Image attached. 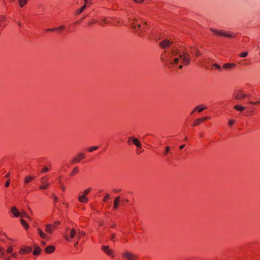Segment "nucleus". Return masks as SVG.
I'll return each mask as SVG.
<instances>
[{
  "instance_id": "obj_1",
  "label": "nucleus",
  "mask_w": 260,
  "mask_h": 260,
  "mask_svg": "<svg viewBox=\"0 0 260 260\" xmlns=\"http://www.w3.org/2000/svg\"><path fill=\"white\" fill-rule=\"evenodd\" d=\"M179 58L178 57L173 59V62H171V63H181L188 64L190 63V57L188 52L186 49H184L182 52L179 55Z\"/></svg>"
},
{
  "instance_id": "obj_2",
  "label": "nucleus",
  "mask_w": 260,
  "mask_h": 260,
  "mask_svg": "<svg viewBox=\"0 0 260 260\" xmlns=\"http://www.w3.org/2000/svg\"><path fill=\"white\" fill-rule=\"evenodd\" d=\"M249 96L242 89H236L233 92V97L237 100H242Z\"/></svg>"
},
{
  "instance_id": "obj_3",
  "label": "nucleus",
  "mask_w": 260,
  "mask_h": 260,
  "mask_svg": "<svg viewBox=\"0 0 260 260\" xmlns=\"http://www.w3.org/2000/svg\"><path fill=\"white\" fill-rule=\"evenodd\" d=\"M60 222L59 221H55L52 224H47L45 225V232L49 234H51L53 231L55 230Z\"/></svg>"
},
{
  "instance_id": "obj_4",
  "label": "nucleus",
  "mask_w": 260,
  "mask_h": 260,
  "mask_svg": "<svg viewBox=\"0 0 260 260\" xmlns=\"http://www.w3.org/2000/svg\"><path fill=\"white\" fill-rule=\"evenodd\" d=\"M210 30L217 35L224 36L228 38H234L235 36V35L233 33L222 31L221 30L215 29L214 28H210Z\"/></svg>"
},
{
  "instance_id": "obj_5",
  "label": "nucleus",
  "mask_w": 260,
  "mask_h": 260,
  "mask_svg": "<svg viewBox=\"0 0 260 260\" xmlns=\"http://www.w3.org/2000/svg\"><path fill=\"white\" fill-rule=\"evenodd\" d=\"M121 256L123 258H125L127 260H138L139 258L138 255L129 251H125L123 252L121 254Z\"/></svg>"
},
{
  "instance_id": "obj_6",
  "label": "nucleus",
  "mask_w": 260,
  "mask_h": 260,
  "mask_svg": "<svg viewBox=\"0 0 260 260\" xmlns=\"http://www.w3.org/2000/svg\"><path fill=\"white\" fill-rule=\"evenodd\" d=\"M101 250L103 252H104L105 254H106L108 256L113 258L115 256L114 251L113 249L110 248L108 246H102L101 248Z\"/></svg>"
},
{
  "instance_id": "obj_7",
  "label": "nucleus",
  "mask_w": 260,
  "mask_h": 260,
  "mask_svg": "<svg viewBox=\"0 0 260 260\" xmlns=\"http://www.w3.org/2000/svg\"><path fill=\"white\" fill-rule=\"evenodd\" d=\"M77 234V231H76L74 228L70 230L69 233V236L67 235L64 236L65 239L69 242L71 241V240L76 237V235Z\"/></svg>"
},
{
  "instance_id": "obj_8",
  "label": "nucleus",
  "mask_w": 260,
  "mask_h": 260,
  "mask_svg": "<svg viewBox=\"0 0 260 260\" xmlns=\"http://www.w3.org/2000/svg\"><path fill=\"white\" fill-rule=\"evenodd\" d=\"M127 143L129 145L133 144L138 148H140L141 147V144L140 141L138 139L133 137H129L128 138L127 140Z\"/></svg>"
},
{
  "instance_id": "obj_9",
  "label": "nucleus",
  "mask_w": 260,
  "mask_h": 260,
  "mask_svg": "<svg viewBox=\"0 0 260 260\" xmlns=\"http://www.w3.org/2000/svg\"><path fill=\"white\" fill-rule=\"evenodd\" d=\"M233 66H213L211 70L222 72L223 71H228L232 69Z\"/></svg>"
},
{
  "instance_id": "obj_10",
  "label": "nucleus",
  "mask_w": 260,
  "mask_h": 260,
  "mask_svg": "<svg viewBox=\"0 0 260 260\" xmlns=\"http://www.w3.org/2000/svg\"><path fill=\"white\" fill-rule=\"evenodd\" d=\"M48 179L47 177L44 176L41 179V182L42 185L40 186L39 188L41 189H45L48 187L49 184L48 183Z\"/></svg>"
},
{
  "instance_id": "obj_11",
  "label": "nucleus",
  "mask_w": 260,
  "mask_h": 260,
  "mask_svg": "<svg viewBox=\"0 0 260 260\" xmlns=\"http://www.w3.org/2000/svg\"><path fill=\"white\" fill-rule=\"evenodd\" d=\"M85 157V155L83 153H80L77 155L71 161L72 164H75L80 161Z\"/></svg>"
},
{
  "instance_id": "obj_12",
  "label": "nucleus",
  "mask_w": 260,
  "mask_h": 260,
  "mask_svg": "<svg viewBox=\"0 0 260 260\" xmlns=\"http://www.w3.org/2000/svg\"><path fill=\"white\" fill-rule=\"evenodd\" d=\"M173 42L166 39L159 43V46L162 48H165L166 47H170L173 44Z\"/></svg>"
},
{
  "instance_id": "obj_13",
  "label": "nucleus",
  "mask_w": 260,
  "mask_h": 260,
  "mask_svg": "<svg viewBox=\"0 0 260 260\" xmlns=\"http://www.w3.org/2000/svg\"><path fill=\"white\" fill-rule=\"evenodd\" d=\"M120 196H118L114 200L113 205V210H116L120 204Z\"/></svg>"
},
{
  "instance_id": "obj_14",
  "label": "nucleus",
  "mask_w": 260,
  "mask_h": 260,
  "mask_svg": "<svg viewBox=\"0 0 260 260\" xmlns=\"http://www.w3.org/2000/svg\"><path fill=\"white\" fill-rule=\"evenodd\" d=\"M55 250V247L53 245H49L45 248V251L48 254L53 253Z\"/></svg>"
},
{
  "instance_id": "obj_15",
  "label": "nucleus",
  "mask_w": 260,
  "mask_h": 260,
  "mask_svg": "<svg viewBox=\"0 0 260 260\" xmlns=\"http://www.w3.org/2000/svg\"><path fill=\"white\" fill-rule=\"evenodd\" d=\"M31 248L30 247L22 248L19 250V253L21 255L24 254L25 253H28L31 252Z\"/></svg>"
},
{
  "instance_id": "obj_16",
  "label": "nucleus",
  "mask_w": 260,
  "mask_h": 260,
  "mask_svg": "<svg viewBox=\"0 0 260 260\" xmlns=\"http://www.w3.org/2000/svg\"><path fill=\"white\" fill-rule=\"evenodd\" d=\"M78 200L81 203H87L88 202V199L84 194L80 196Z\"/></svg>"
},
{
  "instance_id": "obj_17",
  "label": "nucleus",
  "mask_w": 260,
  "mask_h": 260,
  "mask_svg": "<svg viewBox=\"0 0 260 260\" xmlns=\"http://www.w3.org/2000/svg\"><path fill=\"white\" fill-rule=\"evenodd\" d=\"M11 212L15 217H19L20 215V212H19L16 207H13L11 209Z\"/></svg>"
},
{
  "instance_id": "obj_18",
  "label": "nucleus",
  "mask_w": 260,
  "mask_h": 260,
  "mask_svg": "<svg viewBox=\"0 0 260 260\" xmlns=\"http://www.w3.org/2000/svg\"><path fill=\"white\" fill-rule=\"evenodd\" d=\"M85 235V232L80 230H78L77 231V234L76 235V238L77 240L79 241L82 238V237L84 236Z\"/></svg>"
},
{
  "instance_id": "obj_19",
  "label": "nucleus",
  "mask_w": 260,
  "mask_h": 260,
  "mask_svg": "<svg viewBox=\"0 0 260 260\" xmlns=\"http://www.w3.org/2000/svg\"><path fill=\"white\" fill-rule=\"evenodd\" d=\"M36 178V177L35 176H27L25 177L24 179V184H26L30 182L31 181L35 180Z\"/></svg>"
},
{
  "instance_id": "obj_20",
  "label": "nucleus",
  "mask_w": 260,
  "mask_h": 260,
  "mask_svg": "<svg viewBox=\"0 0 260 260\" xmlns=\"http://www.w3.org/2000/svg\"><path fill=\"white\" fill-rule=\"evenodd\" d=\"M190 53L193 55H196L197 56H198L201 54L200 51L196 48L191 47L190 48Z\"/></svg>"
},
{
  "instance_id": "obj_21",
  "label": "nucleus",
  "mask_w": 260,
  "mask_h": 260,
  "mask_svg": "<svg viewBox=\"0 0 260 260\" xmlns=\"http://www.w3.org/2000/svg\"><path fill=\"white\" fill-rule=\"evenodd\" d=\"M38 232L41 238L43 239H47V235L44 233L42 230H41L40 228H38Z\"/></svg>"
},
{
  "instance_id": "obj_22",
  "label": "nucleus",
  "mask_w": 260,
  "mask_h": 260,
  "mask_svg": "<svg viewBox=\"0 0 260 260\" xmlns=\"http://www.w3.org/2000/svg\"><path fill=\"white\" fill-rule=\"evenodd\" d=\"M41 251V248L38 246H36L35 247L34 251H33V254L35 255H38L40 254Z\"/></svg>"
},
{
  "instance_id": "obj_23",
  "label": "nucleus",
  "mask_w": 260,
  "mask_h": 260,
  "mask_svg": "<svg viewBox=\"0 0 260 260\" xmlns=\"http://www.w3.org/2000/svg\"><path fill=\"white\" fill-rule=\"evenodd\" d=\"M234 108L236 110L240 112H242L245 110L244 107L238 105L235 106Z\"/></svg>"
},
{
  "instance_id": "obj_24",
  "label": "nucleus",
  "mask_w": 260,
  "mask_h": 260,
  "mask_svg": "<svg viewBox=\"0 0 260 260\" xmlns=\"http://www.w3.org/2000/svg\"><path fill=\"white\" fill-rule=\"evenodd\" d=\"M20 222L22 226L25 228V230H27L29 228L28 224L24 220L21 219Z\"/></svg>"
},
{
  "instance_id": "obj_25",
  "label": "nucleus",
  "mask_w": 260,
  "mask_h": 260,
  "mask_svg": "<svg viewBox=\"0 0 260 260\" xmlns=\"http://www.w3.org/2000/svg\"><path fill=\"white\" fill-rule=\"evenodd\" d=\"M79 170L78 167H75L73 169V171H72V172L70 174V176H73L76 175L79 172Z\"/></svg>"
},
{
  "instance_id": "obj_26",
  "label": "nucleus",
  "mask_w": 260,
  "mask_h": 260,
  "mask_svg": "<svg viewBox=\"0 0 260 260\" xmlns=\"http://www.w3.org/2000/svg\"><path fill=\"white\" fill-rule=\"evenodd\" d=\"M202 122H203V121H202V120L201 119V118H199V119H198L194 121V122L192 124V126H197V125H199L200 124H201Z\"/></svg>"
},
{
  "instance_id": "obj_27",
  "label": "nucleus",
  "mask_w": 260,
  "mask_h": 260,
  "mask_svg": "<svg viewBox=\"0 0 260 260\" xmlns=\"http://www.w3.org/2000/svg\"><path fill=\"white\" fill-rule=\"evenodd\" d=\"M20 216L21 218L25 217L30 220V217H29V216L25 212H21Z\"/></svg>"
},
{
  "instance_id": "obj_28",
  "label": "nucleus",
  "mask_w": 260,
  "mask_h": 260,
  "mask_svg": "<svg viewBox=\"0 0 260 260\" xmlns=\"http://www.w3.org/2000/svg\"><path fill=\"white\" fill-rule=\"evenodd\" d=\"M92 190V188L91 187H90L84 191L83 194L87 196Z\"/></svg>"
},
{
  "instance_id": "obj_29",
  "label": "nucleus",
  "mask_w": 260,
  "mask_h": 260,
  "mask_svg": "<svg viewBox=\"0 0 260 260\" xmlns=\"http://www.w3.org/2000/svg\"><path fill=\"white\" fill-rule=\"evenodd\" d=\"M168 153H172V152L170 151V147L169 146H167L166 147L165 151L164 153V155L167 156L168 155Z\"/></svg>"
},
{
  "instance_id": "obj_30",
  "label": "nucleus",
  "mask_w": 260,
  "mask_h": 260,
  "mask_svg": "<svg viewBox=\"0 0 260 260\" xmlns=\"http://www.w3.org/2000/svg\"><path fill=\"white\" fill-rule=\"evenodd\" d=\"M19 4L20 7H23L27 2V0H18Z\"/></svg>"
},
{
  "instance_id": "obj_31",
  "label": "nucleus",
  "mask_w": 260,
  "mask_h": 260,
  "mask_svg": "<svg viewBox=\"0 0 260 260\" xmlns=\"http://www.w3.org/2000/svg\"><path fill=\"white\" fill-rule=\"evenodd\" d=\"M86 5L84 4L79 10L77 11V14H79L81 13L86 8Z\"/></svg>"
},
{
  "instance_id": "obj_32",
  "label": "nucleus",
  "mask_w": 260,
  "mask_h": 260,
  "mask_svg": "<svg viewBox=\"0 0 260 260\" xmlns=\"http://www.w3.org/2000/svg\"><path fill=\"white\" fill-rule=\"evenodd\" d=\"M98 148H99L98 146H92V147H90L88 148V151L89 152H91L94 150H97Z\"/></svg>"
},
{
  "instance_id": "obj_33",
  "label": "nucleus",
  "mask_w": 260,
  "mask_h": 260,
  "mask_svg": "<svg viewBox=\"0 0 260 260\" xmlns=\"http://www.w3.org/2000/svg\"><path fill=\"white\" fill-rule=\"evenodd\" d=\"M198 108L197 111L198 112H201L203 111L204 109H206V107H202L201 105L198 106L196 107Z\"/></svg>"
},
{
  "instance_id": "obj_34",
  "label": "nucleus",
  "mask_w": 260,
  "mask_h": 260,
  "mask_svg": "<svg viewBox=\"0 0 260 260\" xmlns=\"http://www.w3.org/2000/svg\"><path fill=\"white\" fill-rule=\"evenodd\" d=\"M128 202H129V200L127 199L122 200L120 199V203L122 205H125V203Z\"/></svg>"
},
{
  "instance_id": "obj_35",
  "label": "nucleus",
  "mask_w": 260,
  "mask_h": 260,
  "mask_svg": "<svg viewBox=\"0 0 260 260\" xmlns=\"http://www.w3.org/2000/svg\"><path fill=\"white\" fill-rule=\"evenodd\" d=\"M115 238H116V235L114 233H113L111 234V236H110V240L113 242L115 241Z\"/></svg>"
},
{
  "instance_id": "obj_36",
  "label": "nucleus",
  "mask_w": 260,
  "mask_h": 260,
  "mask_svg": "<svg viewBox=\"0 0 260 260\" xmlns=\"http://www.w3.org/2000/svg\"><path fill=\"white\" fill-rule=\"evenodd\" d=\"M41 171L42 173H46L49 171V169L47 167L45 166L42 169Z\"/></svg>"
},
{
  "instance_id": "obj_37",
  "label": "nucleus",
  "mask_w": 260,
  "mask_h": 260,
  "mask_svg": "<svg viewBox=\"0 0 260 260\" xmlns=\"http://www.w3.org/2000/svg\"><path fill=\"white\" fill-rule=\"evenodd\" d=\"M109 194L108 193H107L103 199V201L105 202H107V200L109 199Z\"/></svg>"
},
{
  "instance_id": "obj_38",
  "label": "nucleus",
  "mask_w": 260,
  "mask_h": 260,
  "mask_svg": "<svg viewBox=\"0 0 260 260\" xmlns=\"http://www.w3.org/2000/svg\"><path fill=\"white\" fill-rule=\"evenodd\" d=\"M13 251V247L9 246L7 250V253H11Z\"/></svg>"
},
{
  "instance_id": "obj_39",
  "label": "nucleus",
  "mask_w": 260,
  "mask_h": 260,
  "mask_svg": "<svg viewBox=\"0 0 260 260\" xmlns=\"http://www.w3.org/2000/svg\"><path fill=\"white\" fill-rule=\"evenodd\" d=\"M248 54V53L247 52H243L241 54H240V56L241 57H244L246 56Z\"/></svg>"
},
{
  "instance_id": "obj_40",
  "label": "nucleus",
  "mask_w": 260,
  "mask_h": 260,
  "mask_svg": "<svg viewBox=\"0 0 260 260\" xmlns=\"http://www.w3.org/2000/svg\"><path fill=\"white\" fill-rule=\"evenodd\" d=\"M250 103L254 105H257L260 104V101H257V102H250Z\"/></svg>"
},
{
  "instance_id": "obj_41",
  "label": "nucleus",
  "mask_w": 260,
  "mask_h": 260,
  "mask_svg": "<svg viewBox=\"0 0 260 260\" xmlns=\"http://www.w3.org/2000/svg\"><path fill=\"white\" fill-rule=\"evenodd\" d=\"M235 123V120L234 119H231L229 122V125L230 126H232Z\"/></svg>"
},
{
  "instance_id": "obj_42",
  "label": "nucleus",
  "mask_w": 260,
  "mask_h": 260,
  "mask_svg": "<svg viewBox=\"0 0 260 260\" xmlns=\"http://www.w3.org/2000/svg\"><path fill=\"white\" fill-rule=\"evenodd\" d=\"M210 119V117H209V116H206V117H202L201 118V119L202 120V121H204L207 119Z\"/></svg>"
},
{
  "instance_id": "obj_43",
  "label": "nucleus",
  "mask_w": 260,
  "mask_h": 260,
  "mask_svg": "<svg viewBox=\"0 0 260 260\" xmlns=\"http://www.w3.org/2000/svg\"><path fill=\"white\" fill-rule=\"evenodd\" d=\"M6 19V17L5 16H0V21H4Z\"/></svg>"
},
{
  "instance_id": "obj_44",
  "label": "nucleus",
  "mask_w": 260,
  "mask_h": 260,
  "mask_svg": "<svg viewBox=\"0 0 260 260\" xmlns=\"http://www.w3.org/2000/svg\"><path fill=\"white\" fill-rule=\"evenodd\" d=\"M64 26L62 25V26H60L57 28H56L55 29V30H60L63 29L64 28Z\"/></svg>"
},
{
  "instance_id": "obj_45",
  "label": "nucleus",
  "mask_w": 260,
  "mask_h": 260,
  "mask_svg": "<svg viewBox=\"0 0 260 260\" xmlns=\"http://www.w3.org/2000/svg\"><path fill=\"white\" fill-rule=\"evenodd\" d=\"M52 196H53V199H54V202H57V201H58V198H57V197H56V195H55L54 194H53Z\"/></svg>"
},
{
  "instance_id": "obj_46",
  "label": "nucleus",
  "mask_w": 260,
  "mask_h": 260,
  "mask_svg": "<svg viewBox=\"0 0 260 260\" xmlns=\"http://www.w3.org/2000/svg\"><path fill=\"white\" fill-rule=\"evenodd\" d=\"M198 108L196 107L191 112L190 115H192L194 113L197 111Z\"/></svg>"
},
{
  "instance_id": "obj_47",
  "label": "nucleus",
  "mask_w": 260,
  "mask_h": 260,
  "mask_svg": "<svg viewBox=\"0 0 260 260\" xmlns=\"http://www.w3.org/2000/svg\"><path fill=\"white\" fill-rule=\"evenodd\" d=\"M10 182L9 180H7L5 183V186L8 187L10 185Z\"/></svg>"
},
{
  "instance_id": "obj_48",
  "label": "nucleus",
  "mask_w": 260,
  "mask_h": 260,
  "mask_svg": "<svg viewBox=\"0 0 260 260\" xmlns=\"http://www.w3.org/2000/svg\"><path fill=\"white\" fill-rule=\"evenodd\" d=\"M223 65H226V66H228V65H235V64L234 63H224Z\"/></svg>"
},
{
  "instance_id": "obj_49",
  "label": "nucleus",
  "mask_w": 260,
  "mask_h": 260,
  "mask_svg": "<svg viewBox=\"0 0 260 260\" xmlns=\"http://www.w3.org/2000/svg\"><path fill=\"white\" fill-rule=\"evenodd\" d=\"M17 256V254L16 253H13L12 254V256L16 258Z\"/></svg>"
},
{
  "instance_id": "obj_50",
  "label": "nucleus",
  "mask_w": 260,
  "mask_h": 260,
  "mask_svg": "<svg viewBox=\"0 0 260 260\" xmlns=\"http://www.w3.org/2000/svg\"><path fill=\"white\" fill-rule=\"evenodd\" d=\"M135 2L140 3L143 2L144 0H134Z\"/></svg>"
},
{
  "instance_id": "obj_51",
  "label": "nucleus",
  "mask_w": 260,
  "mask_h": 260,
  "mask_svg": "<svg viewBox=\"0 0 260 260\" xmlns=\"http://www.w3.org/2000/svg\"><path fill=\"white\" fill-rule=\"evenodd\" d=\"M54 30H55V28H52V29L49 28V29H47L46 31H53Z\"/></svg>"
},
{
  "instance_id": "obj_52",
  "label": "nucleus",
  "mask_w": 260,
  "mask_h": 260,
  "mask_svg": "<svg viewBox=\"0 0 260 260\" xmlns=\"http://www.w3.org/2000/svg\"><path fill=\"white\" fill-rule=\"evenodd\" d=\"M184 147H185V145L184 144L180 145V147H179V149H182L184 148Z\"/></svg>"
},
{
  "instance_id": "obj_53",
  "label": "nucleus",
  "mask_w": 260,
  "mask_h": 260,
  "mask_svg": "<svg viewBox=\"0 0 260 260\" xmlns=\"http://www.w3.org/2000/svg\"><path fill=\"white\" fill-rule=\"evenodd\" d=\"M113 191H114V192H120V191H121V189H118V190L114 189V190H113Z\"/></svg>"
},
{
  "instance_id": "obj_54",
  "label": "nucleus",
  "mask_w": 260,
  "mask_h": 260,
  "mask_svg": "<svg viewBox=\"0 0 260 260\" xmlns=\"http://www.w3.org/2000/svg\"><path fill=\"white\" fill-rule=\"evenodd\" d=\"M10 173L9 172L5 176V178H8L10 176Z\"/></svg>"
},
{
  "instance_id": "obj_55",
  "label": "nucleus",
  "mask_w": 260,
  "mask_h": 260,
  "mask_svg": "<svg viewBox=\"0 0 260 260\" xmlns=\"http://www.w3.org/2000/svg\"><path fill=\"white\" fill-rule=\"evenodd\" d=\"M61 189H62V191H64V190H65V189H66V187H65L64 186H63V185H62V186H61Z\"/></svg>"
},
{
  "instance_id": "obj_56",
  "label": "nucleus",
  "mask_w": 260,
  "mask_h": 260,
  "mask_svg": "<svg viewBox=\"0 0 260 260\" xmlns=\"http://www.w3.org/2000/svg\"><path fill=\"white\" fill-rule=\"evenodd\" d=\"M138 27L140 29V31L141 32H142V30H141V25H140V24H138Z\"/></svg>"
},
{
  "instance_id": "obj_57",
  "label": "nucleus",
  "mask_w": 260,
  "mask_h": 260,
  "mask_svg": "<svg viewBox=\"0 0 260 260\" xmlns=\"http://www.w3.org/2000/svg\"><path fill=\"white\" fill-rule=\"evenodd\" d=\"M116 224L114 223L111 225L112 228H115L116 227Z\"/></svg>"
},
{
  "instance_id": "obj_58",
  "label": "nucleus",
  "mask_w": 260,
  "mask_h": 260,
  "mask_svg": "<svg viewBox=\"0 0 260 260\" xmlns=\"http://www.w3.org/2000/svg\"><path fill=\"white\" fill-rule=\"evenodd\" d=\"M4 255V253L3 252H0V257L3 256Z\"/></svg>"
},
{
  "instance_id": "obj_59",
  "label": "nucleus",
  "mask_w": 260,
  "mask_h": 260,
  "mask_svg": "<svg viewBox=\"0 0 260 260\" xmlns=\"http://www.w3.org/2000/svg\"><path fill=\"white\" fill-rule=\"evenodd\" d=\"M134 21V20H133ZM133 28L135 29L136 26L135 25V22H134L133 23Z\"/></svg>"
},
{
  "instance_id": "obj_60",
  "label": "nucleus",
  "mask_w": 260,
  "mask_h": 260,
  "mask_svg": "<svg viewBox=\"0 0 260 260\" xmlns=\"http://www.w3.org/2000/svg\"><path fill=\"white\" fill-rule=\"evenodd\" d=\"M41 243H42V245H46V242H45V241H42L41 242Z\"/></svg>"
},
{
  "instance_id": "obj_61",
  "label": "nucleus",
  "mask_w": 260,
  "mask_h": 260,
  "mask_svg": "<svg viewBox=\"0 0 260 260\" xmlns=\"http://www.w3.org/2000/svg\"><path fill=\"white\" fill-rule=\"evenodd\" d=\"M11 258L10 256H8L5 258V260H10Z\"/></svg>"
},
{
  "instance_id": "obj_62",
  "label": "nucleus",
  "mask_w": 260,
  "mask_h": 260,
  "mask_svg": "<svg viewBox=\"0 0 260 260\" xmlns=\"http://www.w3.org/2000/svg\"><path fill=\"white\" fill-rule=\"evenodd\" d=\"M211 65H214V66H216V65H218L217 63H212L211 64Z\"/></svg>"
},
{
  "instance_id": "obj_63",
  "label": "nucleus",
  "mask_w": 260,
  "mask_h": 260,
  "mask_svg": "<svg viewBox=\"0 0 260 260\" xmlns=\"http://www.w3.org/2000/svg\"><path fill=\"white\" fill-rule=\"evenodd\" d=\"M78 241L77 240V242L74 244V246H75V247H76V246H77V245H78Z\"/></svg>"
},
{
  "instance_id": "obj_64",
  "label": "nucleus",
  "mask_w": 260,
  "mask_h": 260,
  "mask_svg": "<svg viewBox=\"0 0 260 260\" xmlns=\"http://www.w3.org/2000/svg\"><path fill=\"white\" fill-rule=\"evenodd\" d=\"M3 248L2 247H0V252H2Z\"/></svg>"
}]
</instances>
